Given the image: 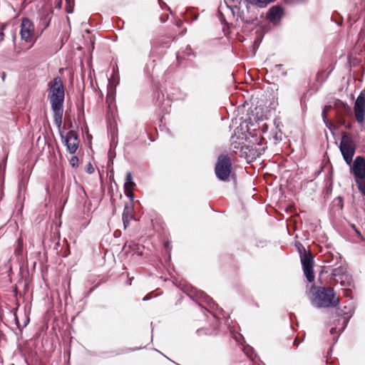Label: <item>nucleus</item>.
<instances>
[{"label":"nucleus","instance_id":"nucleus-10","mask_svg":"<svg viewBox=\"0 0 365 365\" xmlns=\"http://www.w3.org/2000/svg\"><path fill=\"white\" fill-rule=\"evenodd\" d=\"M114 102V96L111 89L108 91L106 97V103L108 104V129L110 136L111 142L114 140V130L113 128V103Z\"/></svg>","mask_w":365,"mask_h":365},{"label":"nucleus","instance_id":"nucleus-4","mask_svg":"<svg viewBox=\"0 0 365 365\" xmlns=\"http://www.w3.org/2000/svg\"><path fill=\"white\" fill-rule=\"evenodd\" d=\"M339 148L344 160L348 165H350L355 153V143L351 137L344 134Z\"/></svg>","mask_w":365,"mask_h":365},{"label":"nucleus","instance_id":"nucleus-6","mask_svg":"<svg viewBox=\"0 0 365 365\" xmlns=\"http://www.w3.org/2000/svg\"><path fill=\"white\" fill-rule=\"evenodd\" d=\"M34 26L28 18H23L20 26V35L22 41L34 43L36 41Z\"/></svg>","mask_w":365,"mask_h":365},{"label":"nucleus","instance_id":"nucleus-25","mask_svg":"<svg viewBox=\"0 0 365 365\" xmlns=\"http://www.w3.org/2000/svg\"><path fill=\"white\" fill-rule=\"evenodd\" d=\"M113 177V173L112 172V168H110V175H109V178L110 180H111Z\"/></svg>","mask_w":365,"mask_h":365},{"label":"nucleus","instance_id":"nucleus-19","mask_svg":"<svg viewBox=\"0 0 365 365\" xmlns=\"http://www.w3.org/2000/svg\"><path fill=\"white\" fill-rule=\"evenodd\" d=\"M108 156H109V159H108V167L109 168H110V164H113V160L111 159V156H112L111 150L109 151Z\"/></svg>","mask_w":365,"mask_h":365},{"label":"nucleus","instance_id":"nucleus-1","mask_svg":"<svg viewBox=\"0 0 365 365\" xmlns=\"http://www.w3.org/2000/svg\"><path fill=\"white\" fill-rule=\"evenodd\" d=\"M48 99L53 113V121L58 128L62 124L63 101L65 97L64 87L59 77L54 78L48 83Z\"/></svg>","mask_w":365,"mask_h":365},{"label":"nucleus","instance_id":"nucleus-15","mask_svg":"<svg viewBox=\"0 0 365 365\" xmlns=\"http://www.w3.org/2000/svg\"><path fill=\"white\" fill-rule=\"evenodd\" d=\"M66 10L68 14H71L73 11L74 0H66Z\"/></svg>","mask_w":365,"mask_h":365},{"label":"nucleus","instance_id":"nucleus-14","mask_svg":"<svg viewBox=\"0 0 365 365\" xmlns=\"http://www.w3.org/2000/svg\"><path fill=\"white\" fill-rule=\"evenodd\" d=\"M357 187L364 196H365V178L355 180Z\"/></svg>","mask_w":365,"mask_h":365},{"label":"nucleus","instance_id":"nucleus-18","mask_svg":"<svg viewBox=\"0 0 365 365\" xmlns=\"http://www.w3.org/2000/svg\"><path fill=\"white\" fill-rule=\"evenodd\" d=\"M86 172L88 174H92L94 172V168L91 163H88L86 166Z\"/></svg>","mask_w":365,"mask_h":365},{"label":"nucleus","instance_id":"nucleus-2","mask_svg":"<svg viewBox=\"0 0 365 365\" xmlns=\"http://www.w3.org/2000/svg\"><path fill=\"white\" fill-rule=\"evenodd\" d=\"M309 299L311 304L317 308L335 307L339 303L331 289L322 287H312L309 291Z\"/></svg>","mask_w":365,"mask_h":365},{"label":"nucleus","instance_id":"nucleus-23","mask_svg":"<svg viewBox=\"0 0 365 365\" xmlns=\"http://www.w3.org/2000/svg\"><path fill=\"white\" fill-rule=\"evenodd\" d=\"M352 227L354 228V230H355V232H356V234L359 236V237H361V235L360 233V232L356 228V227L354 225L352 226Z\"/></svg>","mask_w":365,"mask_h":365},{"label":"nucleus","instance_id":"nucleus-24","mask_svg":"<svg viewBox=\"0 0 365 365\" xmlns=\"http://www.w3.org/2000/svg\"><path fill=\"white\" fill-rule=\"evenodd\" d=\"M4 34L2 31H0V41H2L4 40Z\"/></svg>","mask_w":365,"mask_h":365},{"label":"nucleus","instance_id":"nucleus-13","mask_svg":"<svg viewBox=\"0 0 365 365\" xmlns=\"http://www.w3.org/2000/svg\"><path fill=\"white\" fill-rule=\"evenodd\" d=\"M282 16V9L278 6L272 7L267 15V19L271 22L279 20Z\"/></svg>","mask_w":365,"mask_h":365},{"label":"nucleus","instance_id":"nucleus-20","mask_svg":"<svg viewBox=\"0 0 365 365\" xmlns=\"http://www.w3.org/2000/svg\"><path fill=\"white\" fill-rule=\"evenodd\" d=\"M328 108H329L326 106L324 108L323 112H322V117H323L324 121H325V119L327 118V111Z\"/></svg>","mask_w":365,"mask_h":365},{"label":"nucleus","instance_id":"nucleus-7","mask_svg":"<svg viewBox=\"0 0 365 365\" xmlns=\"http://www.w3.org/2000/svg\"><path fill=\"white\" fill-rule=\"evenodd\" d=\"M365 91H363L355 101L354 106L356 122L362 125L365 121Z\"/></svg>","mask_w":365,"mask_h":365},{"label":"nucleus","instance_id":"nucleus-9","mask_svg":"<svg viewBox=\"0 0 365 365\" xmlns=\"http://www.w3.org/2000/svg\"><path fill=\"white\" fill-rule=\"evenodd\" d=\"M301 262L304 275L309 282H312L314 279L312 257L307 253H304L301 255Z\"/></svg>","mask_w":365,"mask_h":365},{"label":"nucleus","instance_id":"nucleus-16","mask_svg":"<svg viewBox=\"0 0 365 365\" xmlns=\"http://www.w3.org/2000/svg\"><path fill=\"white\" fill-rule=\"evenodd\" d=\"M23 250V240L21 238H19L17 240V246L15 249V254L21 255Z\"/></svg>","mask_w":365,"mask_h":365},{"label":"nucleus","instance_id":"nucleus-3","mask_svg":"<svg viewBox=\"0 0 365 365\" xmlns=\"http://www.w3.org/2000/svg\"><path fill=\"white\" fill-rule=\"evenodd\" d=\"M135 185V183L133 181L132 173L130 172L127 173L124 182V192L125 195L129 198V202L126 203L125 205L122 217L125 229L128 227L130 221L133 219V212L134 196L133 190Z\"/></svg>","mask_w":365,"mask_h":365},{"label":"nucleus","instance_id":"nucleus-22","mask_svg":"<svg viewBox=\"0 0 365 365\" xmlns=\"http://www.w3.org/2000/svg\"><path fill=\"white\" fill-rule=\"evenodd\" d=\"M113 78H114V68H113V73L110 75V79H109L110 83L113 80Z\"/></svg>","mask_w":365,"mask_h":365},{"label":"nucleus","instance_id":"nucleus-27","mask_svg":"<svg viewBox=\"0 0 365 365\" xmlns=\"http://www.w3.org/2000/svg\"><path fill=\"white\" fill-rule=\"evenodd\" d=\"M2 166L4 168L5 167V163H2Z\"/></svg>","mask_w":365,"mask_h":365},{"label":"nucleus","instance_id":"nucleus-11","mask_svg":"<svg viewBox=\"0 0 365 365\" xmlns=\"http://www.w3.org/2000/svg\"><path fill=\"white\" fill-rule=\"evenodd\" d=\"M351 172L355 180L365 178V160L364 158L358 156L355 158L351 168Z\"/></svg>","mask_w":365,"mask_h":365},{"label":"nucleus","instance_id":"nucleus-21","mask_svg":"<svg viewBox=\"0 0 365 365\" xmlns=\"http://www.w3.org/2000/svg\"><path fill=\"white\" fill-rule=\"evenodd\" d=\"M62 1L61 0H58L56 4V8L61 9V8Z\"/></svg>","mask_w":365,"mask_h":365},{"label":"nucleus","instance_id":"nucleus-5","mask_svg":"<svg viewBox=\"0 0 365 365\" xmlns=\"http://www.w3.org/2000/svg\"><path fill=\"white\" fill-rule=\"evenodd\" d=\"M231 172V161L227 155H220L215 165V174L220 180H227Z\"/></svg>","mask_w":365,"mask_h":365},{"label":"nucleus","instance_id":"nucleus-12","mask_svg":"<svg viewBox=\"0 0 365 365\" xmlns=\"http://www.w3.org/2000/svg\"><path fill=\"white\" fill-rule=\"evenodd\" d=\"M332 274L334 277H337V281H339L342 286H351L352 278L348 273L346 267H339L335 268Z\"/></svg>","mask_w":365,"mask_h":365},{"label":"nucleus","instance_id":"nucleus-17","mask_svg":"<svg viewBox=\"0 0 365 365\" xmlns=\"http://www.w3.org/2000/svg\"><path fill=\"white\" fill-rule=\"evenodd\" d=\"M69 163L73 168H77L78 165V158L76 156H73Z\"/></svg>","mask_w":365,"mask_h":365},{"label":"nucleus","instance_id":"nucleus-26","mask_svg":"<svg viewBox=\"0 0 365 365\" xmlns=\"http://www.w3.org/2000/svg\"><path fill=\"white\" fill-rule=\"evenodd\" d=\"M4 29V26H1V31H3Z\"/></svg>","mask_w":365,"mask_h":365},{"label":"nucleus","instance_id":"nucleus-8","mask_svg":"<svg viewBox=\"0 0 365 365\" xmlns=\"http://www.w3.org/2000/svg\"><path fill=\"white\" fill-rule=\"evenodd\" d=\"M61 138L68 151L71 154L76 153L79 145V140L78 138L77 133L74 130H70L65 136L61 134Z\"/></svg>","mask_w":365,"mask_h":365}]
</instances>
